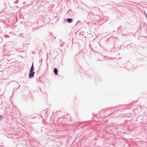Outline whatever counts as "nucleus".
Returning a JSON list of instances; mask_svg holds the SVG:
<instances>
[{
  "mask_svg": "<svg viewBox=\"0 0 147 147\" xmlns=\"http://www.w3.org/2000/svg\"><path fill=\"white\" fill-rule=\"evenodd\" d=\"M31 73L30 74L29 76V78H32L34 77V74L35 73V72H32L31 73Z\"/></svg>",
  "mask_w": 147,
  "mask_h": 147,
  "instance_id": "nucleus-1",
  "label": "nucleus"
},
{
  "mask_svg": "<svg viewBox=\"0 0 147 147\" xmlns=\"http://www.w3.org/2000/svg\"><path fill=\"white\" fill-rule=\"evenodd\" d=\"M34 70V68L33 66V64H32L31 67L30 68V73L32 72Z\"/></svg>",
  "mask_w": 147,
  "mask_h": 147,
  "instance_id": "nucleus-2",
  "label": "nucleus"
},
{
  "mask_svg": "<svg viewBox=\"0 0 147 147\" xmlns=\"http://www.w3.org/2000/svg\"><path fill=\"white\" fill-rule=\"evenodd\" d=\"M67 21L69 23H70L73 21L72 20L71 18L67 19Z\"/></svg>",
  "mask_w": 147,
  "mask_h": 147,
  "instance_id": "nucleus-3",
  "label": "nucleus"
},
{
  "mask_svg": "<svg viewBox=\"0 0 147 147\" xmlns=\"http://www.w3.org/2000/svg\"><path fill=\"white\" fill-rule=\"evenodd\" d=\"M54 72L55 74L57 75V69L55 68L54 69Z\"/></svg>",
  "mask_w": 147,
  "mask_h": 147,
  "instance_id": "nucleus-4",
  "label": "nucleus"
},
{
  "mask_svg": "<svg viewBox=\"0 0 147 147\" xmlns=\"http://www.w3.org/2000/svg\"><path fill=\"white\" fill-rule=\"evenodd\" d=\"M1 118L0 117V119H1Z\"/></svg>",
  "mask_w": 147,
  "mask_h": 147,
  "instance_id": "nucleus-5",
  "label": "nucleus"
}]
</instances>
